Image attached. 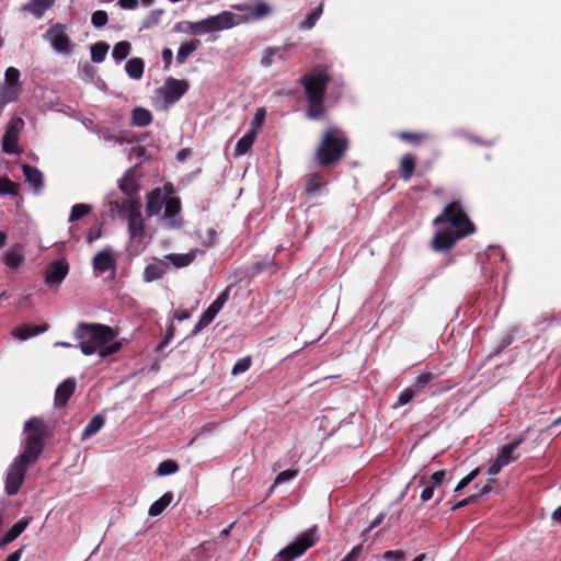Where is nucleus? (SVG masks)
<instances>
[{
    "mask_svg": "<svg viewBox=\"0 0 561 561\" xmlns=\"http://www.w3.org/2000/svg\"><path fill=\"white\" fill-rule=\"evenodd\" d=\"M350 149V139L339 127L327 128L314 152V160L321 168L335 167Z\"/></svg>",
    "mask_w": 561,
    "mask_h": 561,
    "instance_id": "nucleus-3",
    "label": "nucleus"
},
{
    "mask_svg": "<svg viewBox=\"0 0 561 561\" xmlns=\"http://www.w3.org/2000/svg\"><path fill=\"white\" fill-rule=\"evenodd\" d=\"M434 489L435 486H433L432 484L426 485L421 492V500L423 502L430 501L434 495Z\"/></svg>",
    "mask_w": 561,
    "mask_h": 561,
    "instance_id": "nucleus-62",
    "label": "nucleus"
},
{
    "mask_svg": "<svg viewBox=\"0 0 561 561\" xmlns=\"http://www.w3.org/2000/svg\"><path fill=\"white\" fill-rule=\"evenodd\" d=\"M234 15L230 11L208 16L197 22H187V32L192 35H203L231 28L234 25Z\"/></svg>",
    "mask_w": 561,
    "mask_h": 561,
    "instance_id": "nucleus-6",
    "label": "nucleus"
},
{
    "mask_svg": "<svg viewBox=\"0 0 561 561\" xmlns=\"http://www.w3.org/2000/svg\"><path fill=\"white\" fill-rule=\"evenodd\" d=\"M54 3L55 0H31L22 7V10L32 13L37 19H41L45 11L50 9Z\"/></svg>",
    "mask_w": 561,
    "mask_h": 561,
    "instance_id": "nucleus-22",
    "label": "nucleus"
},
{
    "mask_svg": "<svg viewBox=\"0 0 561 561\" xmlns=\"http://www.w3.org/2000/svg\"><path fill=\"white\" fill-rule=\"evenodd\" d=\"M118 187L127 196H131L135 193V191H136V186H135L134 180L131 178H128V176H125V178H123L119 181Z\"/></svg>",
    "mask_w": 561,
    "mask_h": 561,
    "instance_id": "nucleus-47",
    "label": "nucleus"
},
{
    "mask_svg": "<svg viewBox=\"0 0 561 561\" xmlns=\"http://www.w3.org/2000/svg\"><path fill=\"white\" fill-rule=\"evenodd\" d=\"M24 127V121L21 117H13L5 127L2 137V151L7 154H20L22 149L19 146L20 133Z\"/></svg>",
    "mask_w": 561,
    "mask_h": 561,
    "instance_id": "nucleus-9",
    "label": "nucleus"
},
{
    "mask_svg": "<svg viewBox=\"0 0 561 561\" xmlns=\"http://www.w3.org/2000/svg\"><path fill=\"white\" fill-rule=\"evenodd\" d=\"M491 491V486L489 484L484 485L481 491L477 494H472L461 501H458L451 506L453 511L462 508L469 504L476 503L481 496L488 494Z\"/></svg>",
    "mask_w": 561,
    "mask_h": 561,
    "instance_id": "nucleus-37",
    "label": "nucleus"
},
{
    "mask_svg": "<svg viewBox=\"0 0 561 561\" xmlns=\"http://www.w3.org/2000/svg\"><path fill=\"white\" fill-rule=\"evenodd\" d=\"M468 236H470V230L458 232L453 229H443L434 234L432 248L437 252L448 251L453 249L459 240Z\"/></svg>",
    "mask_w": 561,
    "mask_h": 561,
    "instance_id": "nucleus-12",
    "label": "nucleus"
},
{
    "mask_svg": "<svg viewBox=\"0 0 561 561\" xmlns=\"http://www.w3.org/2000/svg\"><path fill=\"white\" fill-rule=\"evenodd\" d=\"M398 137L402 141L411 142V144H420L425 139V135L422 133H412V131H400Z\"/></svg>",
    "mask_w": 561,
    "mask_h": 561,
    "instance_id": "nucleus-44",
    "label": "nucleus"
},
{
    "mask_svg": "<svg viewBox=\"0 0 561 561\" xmlns=\"http://www.w3.org/2000/svg\"><path fill=\"white\" fill-rule=\"evenodd\" d=\"M22 170L25 180L34 187L35 191L43 187V173L37 168L30 164H23Z\"/></svg>",
    "mask_w": 561,
    "mask_h": 561,
    "instance_id": "nucleus-25",
    "label": "nucleus"
},
{
    "mask_svg": "<svg viewBox=\"0 0 561 561\" xmlns=\"http://www.w3.org/2000/svg\"><path fill=\"white\" fill-rule=\"evenodd\" d=\"M173 334H174V328H173V325H170L167 329L164 339L159 343L157 350L158 351L162 350L169 343V341L173 337Z\"/></svg>",
    "mask_w": 561,
    "mask_h": 561,
    "instance_id": "nucleus-60",
    "label": "nucleus"
},
{
    "mask_svg": "<svg viewBox=\"0 0 561 561\" xmlns=\"http://www.w3.org/2000/svg\"><path fill=\"white\" fill-rule=\"evenodd\" d=\"M444 478H445V471L444 470L436 471L430 478L431 484L433 486L437 488V486H439L442 484Z\"/></svg>",
    "mask_w": 561,
    "mask_h": 561,
    "instance_id": "nucleus-59",
    "label": "nucleus"
},
{
    "mask_svg": "<svg viewBox=\"0 0 561 561\" xmlns=\"http://www.w3.org/2000/svg\"><path fill=\"white\" fill-rule=\"evenodd\" d=\"M131 45L127 41L118 42L114 45L112 56L116 61H122L130 54Z\"/></svg>",
    "mask_w": 561,
    "mask_h": 561,
    "instance_id": "nucleus-36",
    "label": "nucleus"
},
{
    "mask_svg": "<svg viewBox=\"0 0 561 561\" xmlns=\"http://www.w3.org/2000/svg\"><path fill=\"white\" fill-rule=\"evenodd\" d=\"M265 116H266L265 108L264 107L257 108L255 112V115L252 119L250 130H255L257 133V129L261 128V126L263 125V123L265 121Z\"/></svg>",
    "mask_w": 561,
    "mask_h": 561,
    "instance_id": "nucleus-49",
    "label": "nucleus"
},
{
    "mask_svg": "<svg viewBox=\"0 0 561 561\" xmlns=\"http://www.w3.org/2000/svg\"><path fill=\"white\" fill-rule=\"evenodd\" d=\"M382 558L387 561H404V552L401 550H389L386 551Z\"/></svg>",
    "mask_w": 561,
    "mask_h": 561,
    "instance_id": "nucleus-55",
    "label": "nucleus"
},
{
    "mask_svg": "<svg viewBox=\"0 0 561 561\" xmlns=\"http://www.w3.org/2000/svg\"><path fill=\"white\" fill-rule=\"evenodd\" d=\"M173 501L171 492L164 493L159 500L153 502L149 507L148 514L150 516H159Z\"/></svg>",
    "mask_w": 561,
    "mask_h": 561,
    "instance_id": "nucleus-31",
    "label": "nucleus"
},
{
    "mask_svg": "<svg viewBox=\"0 0 561 561\" xmlns=\"http://www.w3.org/2000/svg\"><path fill=\"white\" fill-rule=\"evenodd\" d=\"M323 13V3L321 2L316 9L309 13L306 19L300 23L299 27L301 30H311L317 21L320 19V16Z\"/></svg>",
    "mask_w": 561,
    "mask_h": 561,
    "instance_id": "nucleus-34",
    "label": "nucleus"
},
{
    "mask_svg": "<svg viewBox=\"0 0 561 561\" xmlns=\"http://www.w3.org/2000/svg\"><path fill=\"white\" fill-rule=\"evenodd\" d=\"M162 59L164 62V66L168 68L173 59V53L170 48H163L162 50Z\"/></svg>",
    "mask_w": 561,
    "mask_h": 561,
    "instance_id": "nucleus-64",
    "label": "nucleus"
},
{
    "mask_svg": "<svg viewBox=\"0 0 561 561\" xmlns=\"http://www.w3.org/2000/svg\"><path fill=\"white\" fill-rule=\"evenodd\" d=\"M163 197L160 188H154L147 194L146 213L148 217L156 216L160 213L163 206Z\"/></svg>",
    "mask_w": 561,
    "mask_h": 561,
    "instance_id": "nucleus-20",
    "label": "nucleus"
},
{
    "mask_svg": "<svg viewBox=\"0 0 561 561\" xmlns=\"http://www.w3.org/2000/svg\"><path fill=\"white\" fill-rule=\"evenodd\" d=\"M27 525V519H21L16 522L1 538L0 547L5 546L15 540L25 530Z\"/></svg>",
    "mask_w": 561,
    "mask_h": 561,
    "instance_id": "nucleus-27",
    "label": "nucleus"
},
{
    "mask_svg": "<svg viewBox=\"0 0 561 561\" xmlns=\"http://www.w3.org/2000/svg\"><path fill=\"white\" fill-rule=\"evenodd\" d=\"M75 337L84 355L98 352L101 358H106L122 347L121 342H113L116 332L106 324L81 322L76 328Z\"/></svg>",
    "mask_w": 561,
    "mask_h": 561,
    "instance_id": "nucleus-1",
    "label": "nucleus"
},
{
    "mask_svg": "<svg viewBox=\"0 0 561 561\" xmlns=\"http://www.w3.org/2000/svg\"><path fill=\"white\" fill-rule=\"evenodd\" d=\"M92 264H93L94 271L102 274L110 270H115L116 260L114 257L112 250L105 249V250L99 252L93 257Z\"/></svg>",
    "mask_w": 561,
    "mask_h": 561,
    "instance_id": "nucleus-17",
    "label": "nucleus"
},
{
    "mask_svg": "<svg viewBox=\"0 0 561 561\" xmlns=\"http://www.w3.org/2000/svg\"><path fill=\"white\" fill-rule=\"evenodd\" d=\"M331 77L325 68L316 67L299 79L304 88L307 106V116L311 119H320L324 112V100Z\"/></svg>",
    "mask_w": 561,
    "mask_h": 561,
    "instance_id": "nucleus-2",
    "label": "nucleus"
},
{
    "mask_svg": "<svg viewBox=\"0 0 561 561\" xmlns=\"http://www.w3.org/2000/svg\"><path fill=\"white\" fill-rule=\"evenodd\" d=\"M4 79H5V82L9 85H12V87L16 85L19 83V79H20V71H19V69H16L14 67H9L5 70Z\"/></svg>",
    "mask_w": 561,
    "mask_h": 561,
    "instance_id": "nucleus-50",
    "label": "nucleus"
},
{
    "mask_svg": "<svg viewBox=\"0 0 561 561\" xmlns=\"http://www.w3.org/2000/svg\"><path fill=\"white\" fill-rule=\"evenodd\" d=\"M414 397V391L410 388H407L398 398V402L393 405V408L402 407L409 403Z\"/></svg>",
    "mask_w": 561,
    "mask_h": 561,
    "instance_id": "nucleus-54",
    "label": "nucleus"
},
{
    "mask_svg": "<svg viewBox=\"0 0 561 561\" xmlns=\"http://www.w3.org/2000/svg\"><path fill=\"white\" fill-rule=\"evenodd\" d=\"M110 49V45L105 42H96L95 44L91 45V60L95 64L102 62Z\"/></svg>",
    "mask_w": 561,
    "mask_h": 561,
    "instance_id": "nucleus-32",
    "label": "nucleus"
},
{
    "mask_svg": "<svg viewBox=\"0 0 561 561\" xmlns=\"http://www.w3.org/2000/svg\"><path fill=\"white\" fill-rule=\"evenodd\" d=\"M24 260L23 248L20 244L9 248L2 255L3 264L12 271L18 270Z\"/></svg>",
    "mask_w": 561,
    "mask_h": 561,
    "instance_id": "nucleus-18",
    "label": "nucleus"
},
{
    "mask_svg": "<svg viewBox=\"0 0 561 561\" xmlns=\"http://www.w3.org/2000/svg\"><path fill=\"white\" fill-rule=\"evenodd\" d=\"M69 271V265L62 260L51 262L46 270L45 282L49 285L60 284Z\"/></svg>",
    "mask_w": 561,
    "mask_h": 561,
    "instance_id": "nucleus-16",
    "label": "nucleus"
},
{
    "mask_svg": "<svg viewBox=\"0 0 561 561\" xmlns=\"http://www.w3.org/2000/svg\"><path fill=\"white\" fill-rule=\"evenodd\" d=\"M181 210V202L178 197H170L164 203V218H172Z\"/></svg>",
    "mask_w": 561,
    "mask_h": 561,
    "instance_id": "nucleus-39",
    "label": "nucleus"
},
{
    "mask_svg": "<svg viewBox=\"0 0 561 561\" xmlns=\"http://www.w3.org/2000/svg\"><path fill=\"white\" fill-rule=\"evenodd\" d=\"M229 291L230 286L225 288L219 296L210 304V306L202 313L199 320L195 324L193 329V334H197L199 331H202L204 328H206L208 324H210L218 312L221 310L224 305L229 299Z\"/></svg>",
    "mask_w": 561,
    "mask_h": 561,
    "instance_id": "nucleus-13",
    "label": "nucleus"
},
{
    "mask_svg": "<svg viewBox=\"0 0 561 561\" xmlns=\"http://www.w3.org/2000/svg\"><path fill=\"white\" fill-rule=\"evenodd\" d=\"M297 474H298L297 470H284L276 476L273 486L276 484H280V483L290 481V480L295 479L297 477Z\"/></svg>",
    "mask_w": 561,
    "mask_h": 561,
    "instance_id": "nucleus-51",
    "label": "nucleus"
},
{
    "mask_svg": "<svg viewBox=\"0 0 561 561\" xmlns=\"http://www.w3.org/2000/svg\"><path fill=\"white\" fill-rule=\"evenodd\" d=\"M198 47L197 41H191L182 44L176 54V61L179 64H184L188 56L194 53Z\"/></svg>",
    "mask_w": 561,
    "mask_h": 561,
    "instance_id": "nucleus-35",
    "label": "nucleus"
},
{
    "mask_svg": "<svg viewBox=\"0 0 561 561\" xmlns=\"http://www.w3.org/2000/svg\"><path fill=\"white\" fill-rule=\"evenodd\" d=\"M435 378L436 375L431 371L423 373L417 377L416 383L414 386H427L428 383L435 381Z\"/></svg>",
    "mask_w": 561,
    "mask_h": 561,
    "instance_id": "nucleus-57",
    "label": "nucleus"
},
{
    "mask_svg": "<svg viewBox=\"0 0 561 561\" xmlns=\"http://www.w3.org/2000/svg\"><path fill=\"white\" fill-rule=\"evenodd\" d=\"M108 21V15L104 10H98L92 13L91 22L95 27H103Z\"/></svg>",
    "mask_w": 561,
    "mask_h": 561,
    "instance_id": "nucleus-48",
    "label": "nucleus"
},
{
    "mask_svg": "<svg viewBox=\"0 0 561 561\" xmlns=\"http://www.w3.org/2000/svg\"><path fill=\"white\" fill-rule=\"evenodd\" d=\"M197 250H191L187 253H171L165 255V260H168L173 266L176 268L186 267L194 262L196 259Z\"/></svg>",
    "mask_w": 561,
    "mask_h": 561,
    "instance_id": "nucleus-23",
    "label": "nucleus"
},
{
    "mask_svg": "<svg viewBox=\"0 0 561 561\" xmlns=\"http://www.w3.org/2000/svg\"><path fill=\"white\" fill-rule=\"evenodd\" d=\"M118 3L123 9L135 10L138 7L139 1L138 0H119Z\"/></svg>",
    "mask_w": 561,
    "mask_h": 561,
    "instance_id": "nucleus-63",
    "label": "nucleus"
},
{
    "mask_svg": "<svg viewBox=\"0 0 561 561\" xmlns=\"http://www.w3.org/2000/svg\"><path fill=\"white\" fill-rule=\"evenodd\" d=\"M513 342V336L511 335H507L505 337H503V340L501 341V344L496 347V350L494 351V353L492 355H499L502 351H504L507 346H510Z\"/></svg>",
    "mask_w": 561,
    "mask_h": 561,
    "instance_id": "nucleus-61",
    "label": "nucleus"
},
{
    "mask_svg": "<svg viewBox=\"0 0 561 561\" xmlns=\"http://www.w3.org/2000/svg\"><path fill=\"white\" fill-rule=\"evenodd\" d=\"M48 329L47 324L44 325H31V324H23L21 327H18L13 330L12 334L14 337L25 341L30 337H33L39 333L45 332Z\"/></svg>",
    "mask_w": 561,
    "mask_h": 561,
    "instance_id": "nucleus-21",
    "label": "nucleus"
},
{
    "mask_svg": "<svg viewBox=\"0 0 561 561\" xmlns=\"http://www.w3.org/2000/svg\"><path fill=\"white\" fill-rule=\"evenodd\" d=\"M256 139L255 130H248L245 135H243L237 142L234 148V154L237 157L243 156L248 153V151L252 148L254 141Z\"/></svg>",
    "mask_w": 561,
    "mask_h": 561,
    "instance_id": "nucleus-26",
    "label": "nucleus"
},
{
    "mask_svg": "<svg viewBox=\"0 0 561 561\" xmlns=\"http://www.w3.org/2000/svg\"><path fill=\"white\" fill-rule=\"evenodd\" d=\"M188 90V83L185 80L168 78L164 85L163 100L168 104L176 103Z\"/></svg>",
    "mask_w": 561,
    "mask_h": 561,
    "instance_id": "nucleus-15",
    "label": "nucleus"
},
{
    "mask_svg": "<svg viewBox=\"0 0 561 561\" xmlns=\"http://www.w3.org/2000/svg\"><path fill=\"white\" fill-rule=\"evenodd\" d=\"M24 431L27 433L25 446L23 453L18 458L31 465L36 461L42 453L47 431L44 422L37 417L26 421Z\"/></svg>",
    "mask_w": 561,
    "mask_h": 561,
    "instance_id": "nucleus-4",
    "label": "nucleus"
},
{
    "mask_svg": "<svg viewBox=\"0 0 561 561\" xmlns=\"http://www.w3.org/2000/svg\"><path fill=\"white\" fill-rule=\"evenodd\" d=\"M91 211V207L87 204H76L71 208V213L69 216L70 221H76L84 216H87Z\"/></svg>",
    "mask_w": 561,
    "mask_h": 561,
    "instance_id": "nucleus-42",
    "label": "nucleus"
},
{
    "mask_svg": "<svg viewBox=\"0 0 561 561\" xmlns=\"http://www.w3.org/2000/svg\"><path fill=\"white\" fill-rule=\"evenodd\" d=\"M325 185L323 175L320 172L310 173L306 180L305 192L308 197H313Z\"/></svg>",
    "mask_w": 561,
    "mask_h": 561,
    "instance_id": "nucleus-24",
    "label": "nucleus"
},
{
    "mask_svg": "<svg viewBox=\"0 0 561 561\" xmlns=\"http://www.w3.org/2000/svg\"><path fill=\"white\" fill-rule=\"evenodd\" d=\"M432 224L436 227L448 224L453 230L458 232L470 230V234L476 231L474 224L458 201L447 204L443 211L433 219Z\"/></svg>",
    "mask_w": 561,
    "mask_h": 561,
    "instance_id": "nucleus-5",
    "label": "nucleus"
},
{
    "mask_svg": "<svg viewBox=\"0 0 561 561\" xmlns=\"http://www.w3.org/2000/svg\"><path fill=\"white\" fill-rule=\"evenodd\" d=\"M415 158L410 153H407L401 158L400 174L404 181H409L413 176L415 171Z\"/></svg>",
    "mask_w": 561,
    "mask_h": 561,
    "instance_id": "nucleus-29",
    "label": "nucleus"
},
{
    "mask_svg": "<svg viewBox=\"0 0 561 561\" xmlns=\"http://www.w3.org/2000/svg\"><path fill=\"white\" fill-rule=\"evenodd\" d=\"M0 195H18V185L8 176L0 178Z\"/></svg>",
    "mask_w": 561,
    "mask_h": 561,
    "instance_id": "nucleus-41",
    "label": "nucleus"
},
{
    "mask_svg": "<svg viewBox=\"0 0 561 561\" xmlns=\"http://www.w3.org/2000/svg\"><path fill=\"white\" fill-rule=\"evenodd\" d=\"M133 125L138 127H146L152 122V114L144 107H135L131 112Z\"/></svg>",
    "mask_w": 561,
    "mask_h": 561,
    "instance_id": "nucleus-28",
    "label": "nucleus"
},
{
    "mask_svg": "<svg viewBox=\"0 0 561 561\" xmlns=\"http://www.w3.org/2000/svg\"><path fill=\"white\" fill-rule=\"evenodd\" d=\"M215 543L214 542H204L202 543L201 546H198L197 548L193 549L192 550V558H194L195 560H201V554L205 551H209L214 548Z\"/></svg>",
    "mask_w": 561,
    "mask_h": 561,
    "instance_id": "nucleus-56",
    "label": "nucleus"
},
{
    "mask_svg": "<svg viewBox=\"0 0 561 561\" xmlns=\"http://www.w3.org/2000/svg\"><path fill=\"white\" fill-rule=\"evenodd\" d=\"M198 238L201 240V244L205 248H211L217 243V230L213 227L206 229L203 234L201 230L197 231Z\"/></svg>",
    "mask_w": 561,
    "mask_h": 561,
    "instance_id": "nucleus-38",
    "label": "nucleus"
},
{
    "mask_svg": "<svg viewBox=\"0 0 561 561\" xmlns=\"http://www.w3.org/2000/svg\"><path fill=\"white\" fill-rule=\"evenodd\" d=\"M479 473V469H474L472 470L470 473H468L465 478H462L459 483L457 484V486L455 488V492H460L461 490H463L466 486H468L478 476Z\"/></svg>",
    "mask_w": 561,
    "mask_h": 561,
    "instance_id": "nucleus-52",
    "label": "nucleus"
},
{
    "mask_svg": "<svg viewBox=\"0 0 561 561\" xmlns=\"http://www.w3.org/2000/svg\"><path fill=\"white\" fill-rule=\"evenodd\" d=\"M104 425V419L101 415L93 416L82 432V439L95 435Z\"/></svg>",
    "mask_w": 561,
    "mask_h": 561,
    "instance_id": "nucleus-33",
    "label": "nucleus"
},
{
    "mask_svg": "<svg viewBox=\"0 0 561 561\" xmlns=\"http://www.w3.org/2000/svg\"><path fill=\"white\" fill-rule=\"evenodd\" d=\"M162 13H163V11L160 9L150 11L148 16L142 22V27L151 28L152 26L158 24L160 22V18H161Z\"/></svg>",
    "mask_w": 561,
    "mask_h": 561,
    "instance_id": "nucleus-45",
    "label": "nucleus"
},
{
    "mask_svg": "<svg viewBox=\"0 0 561 561\" xmlns=\"http://www.w3.org/2000/svg\"><path fill=\"white\" fill-rule=\"evenodd\" d=\"M73 388H56L55 404L64 407L72 396Z\"/></svg>",
    "mask_w": 561,
    "mask_h": 561,
    "instance_id": "nucleus-43",
    "label": "nucleus"
},
{
    "mask_svg": "<svg viewBox=\"0 0 561 561\" xmlns=\"http://www.w3.org/2000/svg\"><path fill=\"white\" fill-rule=\"evenodd\" d=\"M270 11H271V9H270L268 4L265 2L257 3L253 9V13L256 18H263V16L267 15L270 13Z\"/></svg>",
    "mask_w": 561,
    "mask_h": 561,
    "instance_id": "nucleus-58",
    "label": "nucleus"
},
{
    "mask_svg": "<svg viewBox=\"0 0 561 561\" xmlns=\"http://www.w3.org/2000/svg\"><path fill=\"white\" fill-rule=\"evenodd\" d=\"M523 439L517 438L499 449L497 457L488 468V473L490 476L497 474L503 467L508 466L510 463L516 461L519 455L516 453V449L522 444Z\"/></svg>",
    "mask_w": 561,
    "mask_h": 561,
    "instance_id": "nucleus-10",
    "label": "nucleus"
},
{
    "mask_svg": "<svg viewBox=\"0 0 561 561\" xmlns=\"http://www.w3.org/2000/svg\"><path fill=\"white\" fill-rule=\"evenodd\" d=\"M145 69V62L141 58L135 57L129 59L125 65V70L127 75L135 80H138L142 77Z\"/></svg>",
    "mask_w": 561,
    "mask_h": 561,
    "instance_id": "nucleus-30",
    "label": "nucleus"
},
{
    "mask_svg": "<svg viewBox=\"0 0 561 561\" xmlns=\"http://www.w3.org/2000/svg\"><path fill=\"white\" fill-rule=\"evenodd\" d=\"M169 270L168 262L160 260L156 263L149 264L144 271V279L146 282H153L162 278Z\"/></svg>",
    "mask_w": 561,
    "mask_h": 561,
    "instance_id": "nucleus-19",
    "label": "nucleus"
},
{
    "mask_svg": "<svg viewBox=\"0 0 561 561\" xmlns=\"http://www.w3.org/2000/svg\"><path fill=\"white\" fill-rule=\"evenodd\" d=\"M278 48L268 47L264 50L263 57L261 59V65L263 67H270L273 64V57L278 51Z\"/></svg>",
    "mask_w": 561,
    "mask_h": 561,
    "instance_id": "nucleus-53",
    "label": "nucleus"
},
{
    "mask_svg": "<svg viewBox=\"0 0 561 561\" xmlns=\"http://www.w3.org/2000/svg\"><path fill=\"white\" fill-rule=\"evenodd\" d=\"M252 360L250 356L240 358L237 360V363L233 365L231 374L232 375H239L242 373H245L251 367Z\"/></svg>",
    "mask_w": 561,
    "mask_h": 561,
    "instance_id": "nucleus-46",
    "label": "nucleus"
},
{
    "mask_svg": "<svg viewBox=\"0 0 561 561\" xmlns=\"http://www.w3.org/2000/svg\"><path fill=\"white\" fill-rule=\"evenodd\" d=\"M57 53L67 54L72 49V43L66 33V25L56 23L51 25L44 35Z\"/></svg>",
    "mask_w": 561,
    "mask_h": 561,
    "instance_id": "nucleus-11",
    "label": "nucleus"
},
{
    "mask_svg": "<svg viewBox=\"0 0 561 561\" xmlns=\"http://www.w3.org/2000/svg\"><path fill=\"white\" fill-rule=\"evenodd\" d=\"M318 540L317 526H312L305 533L299 535L295 541L282 549L273 559V561H294L302 556Z\"/></svg>",
    "mask_w": 561,
    "mask_h": 561,
    "instance_id": "nucleus-7",
    "label": "nucleus"
},
{
    "mask_svg": "<svg viewBox=\"0 0 561 561\" xmlns=\"http://www.w3.org/2000/svg\"><path fill=\"white\" fill-rule=\"evenodd\" d=\"M30 465L18 457L9 467L5 479V491L9 495L18 493L25 477V471Z\"/></svg>",
    "mask_w": 561,
    "mask_h": 561,
    "instance_id": "nucleus-14",
    "label": "nucleus"
},
{
    "mask_svg": "<svg viewBox=\"0 0 561 561\" xmlns=\"http://www.w3.org/2000/svg\"><path fill=\"white\" fill-rule=\"evenodd\" d=\"M128 213V232L130 238L142 237L145 233V221L141 215V203L139 199H127L122 203L119 214Z\"/></svg>",
    "mask_w": 561,
    "mask_h": 561,
    "instance_id": "nucleus-8",
    "label": "nucleus"
},
{
    "mask_svg": "<svg viewBox=\"0 0 561 561\" xmlns=\"http://www.w3.org/2000/svg\"><path fill=\"white\" fill-rule=\"evenodd\" d=\"M178 470H179V466L175 461L164 460L159 463V466L157 467L156 473H157V476L163 477V476L173 474V473L178 472Z\"/></svg>",
    "mask_w": 561,
    "mask_h": 561,
    "instance_id": "nucleus-40",
    "label": "nucleus"
}]
</instances>
